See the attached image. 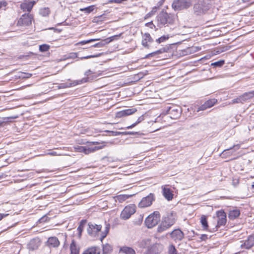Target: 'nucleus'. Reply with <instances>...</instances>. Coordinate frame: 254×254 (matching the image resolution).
<instances>
[{
	"mask_svg": "<svg viewBox=\"0 0 254 254\" xmlns=\"http://www.w3.org/2000/svg\"><path fill=\"white\" fill-rule=\"evenodd\" d=\"M176 220V214L173 211L168 213L163 217L161 224L158 228V231L162 232L170 227L175 223Z\"/></svg>",
	"mask_w": 254,
	"mask_h": 254,
	"instance_id": "nucleus-1",
	"label": "nucleus"
},
{
	"mask_svg": "<svg viewBox=\"0 0 254 254\" xmlns=\"http://www.w3.org/2000/svg\"><path fill=\"white\" fill-rule=\"evenodd\" d=\"M174 15L161 11L157 16V23L159 26L172 25L175 22Z\"/></svg>",
	"mask_w": 254,
	"mask_h": 254,
	"instance_id": "nucleus-2",
	"label": "nucleus"
},
{
	"mask_svg": "<svg viewBox=\"0 0 254 254\" xmlns=\"http://www.w3.org/2000/svg\"><path fill=\"white\" fill-rule=\"evenodd\" d=\"M210 8V5L204 0H199L193 6V13L196 15H200L206 12Z\"/></svg>",
	"mask_w": 254,
	"mask_h": 254,
	"instance_id": "nucleus-3",
	"label": "nucleus"
},
{
	"mask_svg": "<svg viewBox=\"0 0 254 254\" xmlns=\"http://www.w3.org/2000/svg\"><path fill=\"white\" fill-rule=\"evenodd\" d=\"M160 220V214L158 211H154L145 219V223L148 228H151L156 225Z\"/></svg>",
	"mask_w": 254,
	"mask_h": 254,
	"instance_id": "nucleus-4",
	"label": "nucleus"
},
{
	"mask_svg": "<svg viewBox=\"0 0 254 254\" xmlns=\"http://www.w3.org/2000/svg\"><path fill=\"white\" fill-rule=\"evenodd\" d=\"M191 5L190 0H174L172 6L175 10H182L189 8Z\"/></svg>",
	"mask_w": 254,
	"mask_h": 254,
	"instance_id": "nucleus-5",
	"label": "nucleus"
},
{
	"mask_svg": "<svg viewBox=\"0 0 254 254\" xmlns=\"http://www.w3.org/2000/svg\"><path fill=\"white\" fill-rule=\"evenodd\" d=\"M33 19V16L30 13L23 14L18 19L17 25L22 26H27L31 24Z\"/></svg>",
	"mask_w": 254,
	"mask_h": 254,
	"instance_id": "nucleus-6",
	"label": "nucleus"
},
{
	"mask_svg": "<svg viewBox=\"0 0 254 254\" xmlns=\"http://www.w3.org/2000/svg\"><path fill=\"white\" fill-rule=\"evenodd\" d=\"M135 212V206L134 205H129L126 206L121 214V218L123 220L128 219L131 215Z\"/></svg>",
	"mask_w": 254,
	"mask_h": 254,
	"instance_id": "nucleus-7",
	"label": "nucleus"
},
{
	"mask_svg": "<svg viewBox=\"0 0 254 254\" xmlns=\"http://www.w3.org/2000/svg\"><path fill=\"white\" fill-rule=\"evenodd\" d=\"M154 200L155 196L154 194L151 193L147 196L142 198L138 204V206L140 208L150 206Z\"/></svg>",
	"mask_w": 254,
	"mask_h": 254,
	"instance_id": "nucleus-8",
	"label": "nucleus"
},
{
	"mask_svg": "<svg viewBox=\"0 0 254 254\" xmlns=\"http://www.w3.org/2000/svg\"><path fill=\"white\" fill-rule=\"evenodd\" d=\"M181 109L179 107L173 106L167 107L166 114L170 115V118L172 119H177L181 115Z\"/></svg>",
	"mask_w": 254,
	"mask_h": 254,
	"instance_id": "nucleus-9",
	"label": "nucleus"
},
{
	"mask_svg": "<svg viewBox=\"0 0 254 254\" xmlns=\"http://www.w3.org/2000/svg\"><path fill=\"white\" fill-rule=\"evenodd\" d=\"M35 3L36 1L35 0H24L20 4V7L23 11L28 12V13H29Z\"/></svg>",
	"mask_w": 254,
	"mask_h": 254,
	"instance_id": "nucleus-10",
	"label": "nucleus"
},
{
	"mask_svg": "<svg viewBox=\"0 0 254 254\" xmlns=\"http://www.w3.org/2000/svg\"><path fill=\"white\" fill-rule=\"evenodd\" d=\"M217 220V225L216 227H220L224 226L227 222L226 214L223 210L218 211L216 212Z\"/></svg>",
	"mask_w": 254,
	"mask_h": 254,
	"instance_id": "nucleus-11",
	"label": "nucleus"
},
{
	"mask_svg": "<svg viewBox=\"0 0 254 254\" xmlns=\"http://www.w3.org/2000/svg\"><path fill=\"white\" fill-rule=\"evenodd\" d=\"M88 226L89 228L87 229L88 234L92 236H95L98 232L101 231L102 228L101 225L91 223L88 224Z\"/></svg>",
	"mask_w": 254,
	"mask_h": 254,
	"instance_id": "nucleus-12",
	"label": "nucleus"
},
{
	"mask_svg": "<svg viewBox=\"0 0 254 254\" xmlns=\"http://www.w3.org/2000/svg\"><path fill=\"white\" fill-rule=\"evenodd\" d=\"M171 238L175 242L181 241L184 237V233L180 229H175L170 233Z\"/></svg>",
	"mask_w": 254,
	"mask_h": 254,
	"instance_id": "nucleus-13",
	"label": "nucleus"
},
{
	"mask_svg": "<svg viewBox=\"0 0 254 254\" xmlns=\"http://www.w3.org/2000/svg\"><path fill=\"white\" fill-rule=\"evenodd\" d=\"M217 102V99H211L208 100L204 102V103L201 105L197 111H203L208 108H211L213 106H214Z\"/></svg>",
	"mask_w": 254,
	"mask_h": 254,
	"instance_id": "nucleus-14",
	"label": "nucleus"
},
{
	"mask_svg": "<svg viewBox=\"0 0 254 254\" xmlns=\"http://www.w3.org/2000/svg\"><path fill=\"white\" fill-rule=\"evenodd\" d=\"M137 110L135 108H130L127 109L126 110H124L118 112L116 113V117L117 118H122L123 117H125L127 116H129L132 115V114L136 112Z\"/></svg>",
	"mask_w": 254,
	"mask_h": 254,
	"instance_id": "nucleus-15",
	"label": "nucleus"
},
{
	"mask_svg": "<svg viewBox=\"0 0 254 254\" xmlns=\"http://www.w3.org/2000/svg\"><path fill=\"white\" fill-rule=\"evenodd\" d=\"M153 41V39L151 38L150 35L148 33H145L142 37L141 44L142 46L147 49L150 48L148 43H151Z\"/></svg>",
	"mask_w": 254,
	"mask_h": 254,
	"instance_id": "nucleus-16",
	"label": "nucleus"
},
{
	"mask_svg": "<svg viewBox=\"0 0 254 254\" xmlns=\"http://www.w3.org/2000/svg\"><path fill=\"white\" fill-rule=\"evenodd\" d=\"M163 245L161 244L156 243L152 245L149 249L150 254H158L160 253L163 250Z\"/></svg>",
	"mask_w": 254,
	"mask_h": 254,
	"instance_id": "nucleus-17",
	"label": "nucleus"
},
{
	"mask_svg": "<svg viewBox=\"0 0 254 254\" xmlns=\"http://www.w3.org/2000/svg\"><path fill=\"white\" fill-rule=\"evenodd\" d=\"M162 194L164 197L168 201L171 200L173 198L174 194L170 189L166 186H162Z\"/></svg>",
	"mask_w": 254,
	"mask_h": 254,
	"instance_id": "nucleus-18",
	"label": "nucleus"
},
{
	"mask_svg": "<svg viewBox=\"0 0 254 254\" xmlns=\"http://www.w3.org/2000/svg\"><path fill=\"white\" fill-rule=\"evenodd\" d=\"M60 244V241L56 237H50L47 242V245L50 248H57Z\"/></svg>",
	"mask_w": 254,
	"mask_h": 254,
	"instance_id": "nucleus-19",
	"label": "nucleus"
},
{
	"mask_svg": "<svg viewBox=\"0 0 254 254\" xmlns=\"http://www.w3.org/2000/svg\"><path fill=\"white\" fill-rule=\"evenodd\" d=\"M118 36L116 35V36H114L111 37L110 38L105 39L101 41V42L94 44L92 46L94 47H96V48L103 47L104 46H105L106 44H109L110 42H111V41L114 40L115 39V37H116Z\"/></svg>",
	"mask_w": 254,
	"mask_h": 254,
	"instance_id": "nucleus-20",
	"label": "nucleus"
},
{
	"mask_svg": "<svg viewBox=\"0 0 254 254\" xmlns=\"http://www.w3.org/2000/svg\"><path fill=\"white\" fill-rule=\"evenodd\" d=\"M254 246V236H250L244 244L241 245L242 248L249 249Z\"/></svg>",
	"mask_w": 254,
	"mask_h": 254,
	"instance_id": "nucleus-21",
	"label": "nucleus"
},
{
	"mask_svg": "<svg viewBox=\"0 0 254 254\" xmlns=\"http://www.w3.org/2000/svg\"><path fill=\"white\" fill-rule=\"evenodd\" d=\"M240 215V211L237 208H232L229 210L228 218L230 219L234 220L237 218Z\"/></svg>",
	"mask_w": 254,
	"mask_h": 254,
	"instance_id": "nucleus-22",
	"label": "nucleus"
},
{
	"mask_svg": "<svg viewBox=\"0 0 254 254\" xmlns=\"http://www.w3.org/2000/svg\"><path fill=\"white\" fill-rule=\"evenodd\" d=\"M100 250L97 247H92L86 250L82 254H100Z\"/></svg>",
	"mask_w": 254,
	"mask_h": 254,
	"instance_id": "nucleus-23",
	"label": "nucleus"
},
{
	"mask_svg": "<svg viewBox=\"0 0 254 254\" xmlns=\"http://www.w3.org/2000/svg\"><path fill=\"white\" fill-rule=\"evenodd\" d=\"M120 252L125 254H135V251L132 248L128 247L121 248Z\"/></svg>",
	"mask_w": 254,
	"mask_h": 254,
	"instance_id": "nucleus-24",
	"label": "nucleus"
},
{
	"mask_svg": "<svg viewBox=\"0 0 254 254\" xmlns=\"http://www.w3.org/2000/svg\"><path fill=\"white\" fill-rule=\"evenodd\" d=\"M105 145H99L96 146L94 147H88L87 146V154H90L91 153L94 152L98 150L102 149Z\"/></svg>",
	"mask_w": 254,
	"mask_h": 254,
	"instance_id": "nucleus-25",
	"label": "nucleus"
},
{
	"mask_svg": "<svg viewBox=\"0 0 254 254\" xmlns=\"http://www.w3.org/2000/svg\"><path fill=\"white\" fill-rule=\"evenodd\" d=\"M70 254H79V249L76 245V243L73 240L70 246Z\"/></svg>",
	"mask_w": 254,
	"mask_h": 254,
	"instance_id": "nucleus-26",
	"label": "nucleus"
},
{
	"mask_svg": "<svg viewBox=\"0 0 254 254\" xmlns=\"http://www.w3.org/2000/svg\"><path fill=\"white\" fill-rule=\"evenodd\" d=\"M243 102H245L247 100L251 99L254 97V91H250L249 92H246L244 94L241 96Z\"/></svg>",
	"mask_w": 254,
	"mask_h": 254,
	"instance_id": "nucleus-27",
	"label": "nucleus"
},
{
	"mask_svg": "<svg viewBox=\"0 0 254 254\" xmlns=\"http://www.w3.org/2000/svg\"><path fill=\"white\" fill-rule=\"evenodd\" d=\"M39 246V241L33 239L31 240L29 243V248L32 250L37 249Z\"/></svg>",
	"mask_w": 254,
	"mask_h": 254,
	"instance_id": "nucleus-28",
	"label": "nucleus"
},
{
	"mask_svg": "<svg viewBox=\"0 0 254 254\" xmlns=\"http://www.w3.org/2000/svg\"><path fill=\"white\" fill-rule=\"evenodd\" d=\"M50 8L48 7L42 8L39 10V14L42 16H48L50 13Z\"/></svg>",
	"mask_w": 254,
	"mask_h": 254,
	"instance_id": "nucleus-29",
	"label": "nucleus"
},
{
	"mask_svg": "<svg viewBox=\"0 0 254 254\" xmlns=\"http://www.w3.org/2000/svg\"><path fill=\"white\" fill-rule=\"evenodd\" d=\"M130 196H131V195H127V194H121L117 195L116 196L117 199L120 202H123V201H125L128 198H129Z\"/></svg>",
	"mask_w": 254,
	"mask_h": 254,
	"instance_id": "nucleus-30",
	"label": "nucleus"
},
{
	"mask_svg": "<svg viewBox=\"0 0 254 254\" xmlns=\"http://www.w3.org/2000/svg\"><path fill=\"white\" fill-rule=\"evenodd\" d=\"M200 222L204 229L206 230L208 227L206 217L202 215L201 217Z\"/></svg>",
	"mask_w": 254,
	"mask_h": 254,
	"instance_id": "nucleus-31",
	"label": "nucleus"
},
{
	"mask_svg": "<svg viewBox=\"0 0 254 254\" xmlns=\"http://www.w3.org/2000/svg\"><path fill=\"white\" fill-rule=\"evenodd\" d=\"M110 225L109 224H106L105 229L104 231L102 232V235L101 237V240L102 241L108 234L109 229H110Z\"/></svg>",
	"mask_w": 254,
	"mask_h": 254,
	"instance_id": "nucleus-32",
	"label": "nucleus"
},
{
	"mask_svg": "<svg viewBox=\"0 0 254 254\" xmlns=\"http://www.w3.org/2000/svg\"><path fill=\"white\" fill-rule=\"evenodd\" d=\"M94 9V5H90L87 7L80 8V10L81 11H83L86 13H90V12H92L93 10Z\"/></svg>",
	"mask_w": 254,
	"mask_h": 254,
	"instance_id": "nucleus-33",
	"label": "nucleus"
},
{
	"mask_svg": "<svg viewBox=\"0 0 254 254\" xmlns=\"http://www.w3.org/2000/svg\"><path fill=\"white\" fill-rule=\"evenodd\" d=\"M85 223H86L85 220H81L80 222V225H79V226L78 227V228L77 229L79 236H80L81 235V233L83 230L84 225L85 224Z\"/></svg>",
	"mask_w": 254,
	"mask_h": 254,
	"instance_id": "nucleus-34",
	"label": "nucleus"
},
{
	"mask_svg": "<svg viewBox=\"0 0 254 254\" xmlns=\"http://www.w3.org/2000/svg\"><path fill=\"white\" fill-rule=\"evenodd\" d=\"M143 120H144V118H143V116H141L138 118L137 121L135 123H134V124H132L131 125H130L128 127H127V129L132 128Z\"/></svg>",
	"mask_w": 254,
	"mask_h": 254,
	"instance_id": "nucleus-35",
	"label": "nucleus"
},
{
	"mask_svg": "<svg viewBox=\"0 0 254 254\" xmlns=\"http://www.w3.org/2000/svg\"><path fill=\"white\" fill-rule=\"evenodd\" d=\"M225 63V61L224 60H220L217 62H215L211 63V65L214 67H221Z\"/></svg>",
	"mask_w": 254,
	"mask_h": 254,
	"instance_id": "nucleus-36",
	"label": "nucleus"
},
{
	"mask_svg": "<svg viewBox=\"0 0 254 254\" xmlns=\"http://www.w3.org/2000/svg\"><path fill=\"white\" fill-rule=\"evenodd\" d=\"M168 254H177V251L173 245H170L168 247Z\"/></svg>",
	"mask_w": 254,
	"mask_h": 254,
	"instance_id": "nucleus-37",
	"label": "nucleus"
},
{
	"mask_svg": "<svg viewBox=\"0 0 254 254\" xmlns=\"http://www.w3.org/2000/svg\"><path fill=\"white\" fill-rule=\"evenodd\" d=\"M50 46L47 44H43L39 46V50L41 52H45L50 49Z\"/></svg>",
	"mask_w": 254,
	"mask_h": 254,
	"instance_id": "nucleus-38",
	"label": "nucleus"
},
{
	"mask_svg": "<svg viewBox=\"0 0 254 254\" xmlns=\"http://www.w3.org/2000/svg\"><path fill=\"white\" fill-rule=\"evenodd\" d=\"M112 250V247L110 245L107 244L103 246V251L104 253H109V252H111Z\"/></svg>",
	"mask_w": 254,
	"mask_h": 254,
	"instance_id": "nucleus-39",
	"label": "nucleus"
},
{
	"mask_svg": "<svg viewBox=\"0 0 254 254\" xmlns=\"http://www.w3.org/2000/svg\"><path fill=\"white\" fill-rule=\"evenodd\" d=\"M169 37L167 35H163L161 36V37L159 38L156 40V42L158 43H161L162 42H163L168 39Z\"/></svg>",
	"mask_w": 254,
	"mask_h": 254,
	"instance_id": "nucleus-40",
	"label": "nucleus"
},
{
	"mask_svg": "<svg viewBox=\"0 0 254 254\" xmlns=\"http://www.w3.org/2000/svg\"><path fill=\"white\" fill-rule=\"evenodd\" d=\"M97 40H98V39H90V40H84V41H82L79 42L78 43V45H83L84 44L89 43H90L91 42L96 41Z\"/></svg>",
	"mask_w": 254,
	"mask_h": 254,
	"instance_id": "nucleus-41",
	"label": "nucleus"
},
{
	"mask_svg": "<svg viewBox=\"0 0 254 254\" xmlns=\"http://www.w3.org/2000/svg\"><path fill=\"white\" fill-rule=\"evenodd\" d=\"M78 152H84L85 154H87V146H78L76 148Z\"/></svg>",
	"mask_w": 254,
	"mask_h": 254,
	"instance_id": "nucleus-42",
	"label": "nucleus"
},
{
	"mask_svg": "<svg viewBox=\"0 0 254 254\" xmlns=\"http://www.w3.org/2000/svg\"><path fill=\"white\" fill-rule=\"evenodd\" d=\"M243 101L242 100L241 96H239L238 98L233 99L232 101V103L233 104L235 103H243Z\"/></svg>",
	"mask_w": 254,
	"mask_h": 254,
	"instance_id": "nucleus-43",
	"label": "nucleus"
},
{
	"mask_svg": "<svg viewBox=\"0 0 254 254\" xmlns=\"http://www.w3.org/2000/svg\"><path fill=\"white\" fill-rule=\"evenodd\" d=\"M7 5V2L5 1H0V9H4L5 7Z\"/></svg>",
	"mask_w": 254,
	"mask_h": 254,
	"instance_id": "nucleus-44",
	"label": "nucleus"
},
{
	"mask_svg": "<svg viewBox=\"0 0 254 254\" xmlns=\"http://www.w3.org/2000/svg\"><path fill=\"white\" fill-rule=\"evenodd\" d=\"M167 50V49H166L165 48H162L156 51V53L157 54V55H158L159 54H161L163 53L166 52Z\"/></svg>",
	"mask_w": 254,
	"mask_h": 254,
	"instance_id": "nucleus-45",
	"label": "nucleus"
},
{
	"mask_svg": "<svg viewBox=\"0 0 254 254\" xmlns=\"http://www.w3.org/2000/svg\"><path fill=\"white\" fill-rule=\"evenodd\" d=\"M156 55H157V54L156 53V51H155V52H153L152 53H151L150 54H148L146 55L144 58V59H148L150 57H154V56H155Z\"/></svg>",
	"mask_w": 254,
	"mask_h": 254,
	"instance_id": "nucleus-46",
	"label": "nucleus"
},
{
	"mask_svg": "<svg viewBox=\"0 0 254 254\" xmlns=\"http://www.w3.org/2000/svg\"><path fill=\"white\" fill-rule=\"evenodd\" d=\"M98 56L90 55V56H85V57H81L80 59L81 60L88 59L92 58L97 57Z\"/></svg>",
	"mask_w": 254,
	"mask_h": 254,
	"instance_id": "nucleus-47",
	"label": "nucleus"
},
{
	"mask_svg": "<svg viewBox=\"0 0 254 254\" xmlns=\"http://www.w3.org/2000/svg\"><path fill=\"white\" fill-rule=\"evenodd\" d=\"M47 154L51 156H57L59 155L58 153H57V152L54 151H50L49 152L47 153Z\"/></svg>",
	"mask_w": 254,
	"mask_h": 254,
	"instance_id": "nucleus-48",
	"label": "nucleus"
},
{
	"mask_svg": "<svg viewBox=\"0 0 254 254\" xmlns=\"http://www.w3.org/2000/svg\"><path fill=\"white\" fill-rule=\"evenodd\" d=\"M87 81V78H83L81 80L77 81V83H76V84H81L82 83H84V82H86Z\"/></svg>",
	"mask_w": 254,
	"mask_h": 254,
	"instance_id": "nucleus-49",
	"label": "nucleus"
},
{
	"mask_svg": "<svg viewBox=\"0 0 254 254\" xmlns=\"http://www.w3.org/2000/svg\"><path fill=\"white\" fill-rule=\"evenodd\" d=\"M200 239L202 241H205L207 239V236L205 234H202L201 235Z\"/></svg>",
	"mask_w": 254,
	"mask_h": 254,
	"instance_id": "nucleus-50",
	"label": "nucleus"
},
{
	"mask_svg": "<svg viewBox=\"0 0 254 254\" xmlns=\"http://www.w3.org/2000/svg\"><path fill=\"white\" fill-rule=\"evenodd\" d=\"M8 215V214H2L0 213V221L4 217Z\"/></svg>",
	"mask_w": 254,
	"mask_h": 254,
	"instance_id": "nucleus-51",
	"label": "nucleus"
},
{
	"mask_svg": "<svg viewBox=\"0 0 254 254\" xmlns=\"http://www.w3.org/2000/svg\"><path fill=\"white\" fill-rule=\"evenodd\" d=\"M87 143H88V144L89 145H96V144H100L99 142H96V141L88 142Z\"/></svg>",
	"mask_w": 254,
	"mask_h": 254,
	"instance_id": "nucleus-52",
	"label": "nucleus"
},
{
	"mask_svg": "<svg viewBox=\"0 0 254 254\" xmlns=\"http://www.w3.org/2000/svg\"><path fill=\"white\" fill-rule=\"evenodd\" d=\"M91 72L92 71L90 70H88L85 72V75L88 76Z\"/></svg>",
	"mask_w": 254,
	"mask_h": 254,
	"instance_id": "nucleus-53",
	"label": "nucleus"
},
{
	"mask_svg": "<svg viewBox=\"0 0 254 254\" xmlns=\"http://www.w3.org/2000/svg\"><path fill=\"white\" fill-rule=\"evenodd\" d=\"M136 133H137L136 132H132V131H129V132H127L126 134L134 135V134H135Z\"/></svg>",
	"mask_w": 254,
	"mask_h": 254,
	"instance_id": "nucleus-54",
	"label": "nucleus"
},
{
	"mask_svg": "<svg viewBox=\"0 0 254 254\" xmlns=\"http://www.w3.org/2000/svg\"><path fill=\"white\" fill-rule=\"evenodd\" d=\"M233 148H234L235 150H238L240 148V146L239 145H234Z\"/></svg>",
	"mask_w": 254,
	"mask_h": 254,
	"instance_id": "nucleus-55",
	"label": "nucleus"
},
{
	"mask_svg": "<svg viewBox=\"0 0 254 254\" xmlns=\"http://www.w3.org/2000/svg\"><path fill=\"white\" fill-rule=\"evenodd\" d=\"M232 148H230V149L224 150V151L223 152V154H224L225 153H227L228 151H229V150H231Z\"/></svg>",
	"mask_w": 254,
	"mask_h": 254,
	"instance_id": "nucleus-56",
	"label": "nucleus"
},
{
	"mask_svg": "<svg viewBox=\"0 0 254 254\" xmlns=\"http://www.w3.org/2000/svg\"><path fill=\"white\" fill-rule=\"evenodd\" d=\"M26 75H27L26 77H29L32 75L31 73H26Z\"/></svg>",
	"mask_w": 254,
	"mask_h": 254,
	"instance_id": "nucleus-57",
	"label": "nucleus"
},
{
	"mask_svg": "<svg viewBox=\"0 0 254 254\" xmlns=\"http://www.w3.org/2000/svg\"><path fill=\"white\" fill-rule=\"evenodd\" d=\"M147 25H152L154 27H155L154 25L153 24V23L151 22H148V23H147Z\"/></svg>",
	"mask_w": 254,
	"mask_h": 254,
	"instance_id": "nucleus-58",
	"label": "nucleus"
},
{
	"mask_svg": "<svg viewBox=\"0 0 254 254\" xmlns=\"http://www.w3.org/2000/svg\"><path fill=\"white\" fill-rule=\"evenodd\" d=\"M252 189L254 190V182L253 183V185H252Z\"/></svg>",
	"mask_w": 254,
	"mask_h": 254,
	"instance_id": "nucleus-59",
	"label": "nucleus"
}]
</instances>
